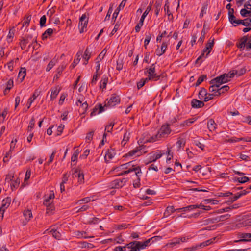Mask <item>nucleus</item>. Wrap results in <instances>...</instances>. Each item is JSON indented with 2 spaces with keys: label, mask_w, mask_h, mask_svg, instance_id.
Segmentation results:
<instances>
[{
  "label": "nucleus",
  "mask_w": 251,
  "mask_h": 251,
  "mask_svg": "<svg viewBox=\"0 0 251 251\" xmlns=\"http://www.w3.org/2000/svg\"><path fill=\"white\" fill-rule=\"evenodd\" d=\"M167 46H168V45H167V43L163 42V43L161 46V48L159 49V48H158L156 50V55L158 56H161V55L164 54L167 48Z\"/></svg>",
  "instance_id": "16"
},
{
  "label": "nucleus",
  "mask_w": 251,
  "mask_h": 251,
  "mask_svg": "<svg viewBox=\"0 0 251 251\" xmlns=\"http://www.w3.org/2000/svg\"><path fill=\"white\" fill-rule=\"evenodd\" d=\"M81 54H79L78 53H77L76 56L74 59V62L72 63V64L71 65V67L72 68H75L76 65L79 62L80 59H81Z\"/></svg>",
  "instance_id": "41"
},
{
  "label": "nucleus",
  "mask_w": 251,
  "mask_h": 251,
  "mask_svg": "<svg viewBox=\"0 0 251 251\" xmlns=\"http://www.w3.org/2000/svg\"><path fill=\"white\" fill-rule=\"evenodd\" d=\"M15 34V31L13 29H11L9 30L8 34L7 37V41L8 43L12 42V39L14 37Z\"/></svg>",
  "instance_id": "45"
},
{
  "label": "nucleus",
  "mask_w": 251,
  "mask_h": 251,
  "mask_svg": "<svg viewBox=\"0 0 251 251\" xmlns=\"http://www.w3.org/2000/svg\"><path fill=\"white\" fill-rule=\"evenodd\" d=\"M179 243V240H178L177 238H173L171 241L168 244H167V246H169L171 247H174V246L178 244Z\"/></svg>",
  "instance_id": "50"
},
{
  "label": "nucleus",
  "mask_w": 251,
  "mask_h": 251,
  "mask_svg": "<svg viewBox=\"0 0 251 251\" xmlns=\"http://www.w3.org/2000/svg\"><path fill=\"white\" fill-rule=\"evenodd\" d=\"M193 210H194V206H193V205H189L186 207L178 208V209H176V211H178V212H180L182 211H184V212H185L187 211H192Z\"/></svg>",
  "instance_id": "39"
},
{
  "label": "nucleus",
  "mask_w": 251,
  "mask_h": 251,
  "mask_svg": "<svg viewBox=\"0 0 251 251\" xmlns=\"http://www.w3.org/2000/svg\"><path fill=\"white\" fill-rule=\"evenodd\" d=\"M230 215L228 214H226L225 215H221L218 217H217L214 219V221L219 222V221H223L226 219L229 218Z\"/></svg>",
  "instance_id": "52"
},
{
  "label": "nucleus",
  "mask_w": 251,
  "mask_h": 251,
  "mask_svg": "<svg viewBox=\"0 0 251 251\" xmlns=\"http://www.w3.org/2000/svg\"><path fill=\"white\" fill-rule=\"evenodd\" d=\"M207 95V91L205 89L202 88L199 93V98L201 100L205 99V96Z\"/></svg>",
  "instance_id": "37"
},
{
  "label": "nucleus",
  "mask_w": 251,
  "mask_h": 251,
  "mask_svg": "<svg viewBox=\"0 0 251 251\" xmlns=\"http://www.w3.org/2000/svg\"><path fill=\"white\" fill-rule=\"evenodd\" d=\"M88 18L85 14H83L80 18L79 27L80 29V33H82L84 31V29L86 27L88 24Z\"/></svg>",
  "instance_id": "9"
},
{
  "label": "nucleus",
  "mask_w": 251,
  "mask_h": 251,
  "mask_svg": "<svg viewBox=\"0 0 251 251\" xmlns=\"http://www.w3.org/2000/svg\"><path fill=\"white\" fill-rule=\"evenodd\" d=\"M91 52L88 50V49H86V50L85 51V52L83 55V58L86 61L88 62V60L91 57Z\"/></svg>",
  "instance_id": "53"
},
{
  "label": "nucleus",
  "mask_w": 251,
  "mask_h": 251,
  "mask_svg": "<svg viewBox=\"0 0 251 251\" xmlns=\"http://www.w3.org/2000/svg\"><path fill=\"white\" fill-rule=\"evenodd\" d=\"M25 75H26L25 68H21L19 73V74H18V78L20 80L21 82L23 81Z\"/></svg>",
  "instance_id": "32"
},
{
  "label": "nucleus",
  "mask_w": 251,
  "mask_h": 251,
  "mask_svg": "<svg viewBox=\"0 0 251 251\" xmlns=\"http://www.w3.org/2000/svg\"><path fill=\"white\" fill-rule=\"evenodd\" d=\"M11 201V200L10 197H7L5 199H4L2 201V204L0 208L6 210L9 206Z\"/></svg>",
  "instance_id": "20"
},
{
  "label": "nucleus",
  "mask_w": 251,
  "mask_h": 251,
  "mask_svg": "<svg viewBox=\"0 0 251 251\" xmlns=\"http://www.w3.org/2000/svg\"><path fill=\"white\" fill-rule=\"evenodd\" d=\"M152 238L149 239L145 241L142 242L140 241H134L130 243V245H134L136 244L139 248V251L145 249L147 247L149 246L151 243V241Z\"/></svg>",
  "instance_id": "10"
},
{
  "label": "nucleus",
  "mask_w": 251,
  "mask_h": 251,
  "mask_svg": "<svg viewBox=\"0 0 251 251\" xmlns=\"http://www.w3.org/2000/svg\"><path fill=\"white\" fill-rule=\"evenodd\" d=\"M104 107L102 106L101 104H99V105H96L95 107L93 109L92 111L91 112L90 115L91 117L96 116L97 114H99L102 112L104 111Z\"/></svg>",
  "instance_id": "13"
},
{
  "label": "nucleus",
  "mask_w": 251,
  "mask_h": 251,
  "mask_svg": "<svg viewBox=\"0 0 251 251\" xmlns=\"http://www.w3.org/2000/svg\"><path fill=\"white\" fill-rule=\"evenodd\" d=\"M31 16H28L24 21L23 23V26H27L31 21Z\"/></svg>",
  "instance_id": "63"
},
{
  "label": "nucleus",
  "mask_w": 251,
  "mask_h": 251,
  "mask_svg": "<svg viewBox=\"0 0 251 251\" xmlns=\"http://www.w3.org/2000/svg\"><path fill=\"white\" fill-rule=\"evenodd\" d=\"M86 232L84 231H77L75 235L79 238H88L89 237L86 236ZM92 237H93V236Z\"/></svg>",
  "instance_id": "54"
},
{
  "label": "nucleus",
  "mask_w": 251,
  "mask_h": 251,
  "mask_svg": "<svg viewBox=\"0 0 251 251\" xmlns=\"http://www.w3.org/2000/svg\"><path fill=\"white\" fill-rule=\"evenodd\" d=\"M20 180L19 178H17L15 180H13L10 184L11 188L12 190L16 189L19 185Z\"/></svg>",
  "instance_id": "36"
},
{
  "label": "nucleus",
  "mask_w": 251,
  "mask_h": 251,
  "mask_svg": "<svg viewBox=\"0 0 251 251\" xmlns=\"http://www.w3.org/2000/svg\"><path fill=\"white\" fill-rule=\"evenodd\" d=\"M115 154H116L115 151L113 149H109L107 151V152L105 155V157H104L105 160L107 162L109 161L110 160L112 159L114 157Z\"/></svg>",
  "instance_id": "15"
},
{
  "label": "nucleus",
  "mask_w": 251,
  "mask_h": 251,
  "mask_svg": "<svg viewBox=\"0 0 251 251\" xmlns=\"http://www.w3.org/2000/svg\"><path fill=\"white\" fill-rule=\"evenodd\" d=\"M185 144V141L183 138L178 139L176 142V146L178 148V150H179L181 148H183Z\"/></svg>",
  "instance_id": "42"
},
{
  "label": "nucleus",
  "mask_w": 251,
  "mask_h": 251,
  "mask_svg": "<svg viewBox=\"0 0 251 251\" xmlns=\"http://www.w3.org/2000/svg\"><path fill=\"white\" fill-rule=\"evenodd\" d=\"M127 247L130 249V251H140L136 244H134V245H130V243L127 244Z\"/></svg>",
  "instance_id": "55"
},
{
  "label": "nucleus",
  "mask_w": 251,
  "mask_h": 251,
  "mask_svg": "<svg viewBox=\"0 0 251 251\" xmlns=\"http://www.w3.org/2000/svg\"><path fill=\"white\" fill-rule=\"evenodd\" d=\"M132 131L130 130H127L124 135L123 139L121 142L122 146H124L130 138V133Z\"/></svg>",
  "instance_id": "27"
},
{
  "label": "nucleus",
  "mask_w": 251,
  "mask_h": 251,
  "mask_svg": "<svg viewBox=\"0 0 251 251\" xmlns=\"http://www.w3.org/2000/svg\"><path fill=\"white\" fill-rule=\"evenodd\" d=\"M196 121L195 118H191L185 120L181 124V126H189Z\"/></svg>",
  "instance_id": "35"
},
{
  "label": "nucleus",
  "mask_w": 251,
  "mask_h": 251,
  "mask_svg": "<svg viewBox=\"0 0 251 251\" xmlns=\"http://www.w3.org/2000/svg\"><path fill=\"white\" fill-rule=\"evenodd\" d=\"M251 225V216L249 215H244L242 217L240 222L237 224L238 228L245 227Z\"/></svg>",
  "instance_id": "4"
},
{
  "label": "nucleus",
  "mask_w": 251,
  "mask_h": 251,
  "mask_svg": "<svg viewBox=\"0 0 251 251\" xmlns=\"http://www.w3.org/2000/svg\"><path fill=\"white\" fill-rule=\"evenodd\" d=\"M229 22L234 26H236L238 25L239 21L240 20L236 19L235 16L234 15H229Z\"/></svg>",
  "instance_id": "33"
},
{
  "label": "nucleus",
  "mask_w": 251,
  "mask_h": 251,
  "mask_svg": "<svg viewBox=\"0 0 251 251\" xmlns=\"http://www.w3.org/2000/svg\"><path fill=\"white\" fill-rule=\"evenodd\" d=\"M132 172H135V174L137 177V180L139 182L140 180V177L141 176L142 173L140 167L139 166L136 167L133 166L132 168H130L128 170L123 172L121 174H127Z\"/></svg>",
  "instance_id": "8"
},
{
  "label": "nucleus",
  "mask_w": 251,
  "mask_h": 251,
  "mask_svg": "<svg viewBox=\"0 0 251 251\" xmlns=\"http://www.w3.org/2000/svg\"><path fill=\"white\" fill-rule=\"evenodd\" d=\"M94 135V131L89 132L86 135V141L87 142H90L93 139V136Z\"/></svg>",
  "instance_id": "64"
},
{
  "label": "nucleus",
  "mask_w": 251,
  "mask_h": 251,
  "mask_svg": "<svg viewBox=\"0 0 251 251\" xmlns=\"http://www.w3.org/2000/svg\"><path fill=\"white\" fill-rule=\"evenodd\" d=\"M241 238L239 241H251V233H242L240 234Z\"/></svg>",
  "instance_id": "24"
},
{
  "label": "nucleus",
  "mask_w": 251,
  "mask_h": 251,
  "mask_svg": "<svg viewBox=\"0 0 251 251\" xmlns=\"http://www.w3.org/2000/svg\"><path fill=\"white\" fill-rule=\"evenodd\" d=\"M148 77L146 78L149 80H157L159 78V76L155 73V65L152 64L150 68L147 71Z\"/></svg>",
  "instance_id": "3"
},
{
  "label": "nucleus",
  "mask_w": 251,
  "mask_h": 251,
  "mask_svg": "<svg viewBox=\"0 0 251 251\" xmlns=\"http://www.w3.org/2000/svg\"><path fill=\"white\" fill-rule=\"evenodd\" d=\"M171 132V130L168 124L163 125L162 126L157 134L154 136L150 137L147 141L150 142H154L160 140L162 138L167 137Z\"/></svg>",
  "instance_id": "1"
},
{
  "label": "nucleus",
  "mask_w": 251,
  "mask_h": 251,
  "mask_svg": "<svg viewBox=\"0 0 251 251\" xmlns=\"http://www.w3.org/2000/svg\"><path fill=\"white\" fill-rule=\"evenodd\" d=\"M248 41V37L246 36H243L242 38H241L239 41V44L237 45L238 47L240 49H242L244 48L245 47H246L247 43Z\"/></svg>",
  "instance_id": "18"
},
{
  "label": "nucleus",
  "mask_w": 251,
  "mask_h": 251,
  "mask_svg": "<svg viewBox=\"0 0 251 251\" xmlns=\"http://www.w3.org/2000/svg\"><path fill=\"white\" fill-rule=\"evenodd\" d=\"M120 102V98L115 94L112 95L109 100H107V103L106 106L113 107Z\"/></svg>",
  "instance_id": "5"
},
{
  "label": "nucleus",
  "mask_w": 251,
  "mask_h": 251,
  "mask_svg": "<svg viewBox=\"0 0 251 251\" xmlns=\"http://www.w3.org/2000/svg\"><path fill=\"white\" fill-rule=\"evenodd\" d=\"M229 89V87L227 85H225L221 87H219V91L218 94H215V96H218L221 94L224 93L225 92L227 91Z\"/></svg>",
  "instance_id": "34"
},
{
  "label": "nucleus",
  "mask_w": 251,
  "mask_h": 251,
  "mask_svg": "<svg viewBox=\"0 0 251 251\" xmlns=\"http://www.w3.org/2000/svg\"><path fill=\"white\" fill-rule=\"evenodd\" d=\"M114 125L115 122L114 121H111L109 124L105 126V130L107 132L111 133Z\"/></svg>",
  "instance_id": "46"
},
{
  "label": "nucleus",
  "mask_w": 251,
  "mask_h": 251,
  "mask_svg": "<svg viewBox=\"0 0 251 251\" xmlns=\"http://www.w3.org/2000/svg\"><path fill=\"white\" fill-rule=\"evenodd\" d=\"M142 154L141 150L138 148L135 149L126 154V156H139Z\"/></svg>",
  "instance_id": "21"
},
{
  "label": "nucleus",
  "mask_w": 251,
  "mask_h": 251,
  "mask_svg": "<svg viewBox=\"0 0 251 251\" xmlns=\"http://www.w3.org/2000/svg\"><path fill=\"white\" fill-rule=\"evenodd\" d=\"M151 6H150V5L148 6L147 7V8H146V10L144 12L143 14L142 15V16L141 17L139 23H138L137 24V25L135 27L136 32H138L140 31L141 27L142 26V25H143V22H144V19H145V17L147 16V15L149 14V12L151 10Z\"/></svg>",
  "instance_id": "6"
},
{
  "label": "nucleus",
  "mask_w": 251,
  "mask_h": 251,
  "mask_svg": "<svg viewBox=\"0 0 251 251\" xmlns=\"http://www.w3.org/2000/svg\"><path fill=\"white\" fill-rule=\"evenodd\" d=\"M17 142V140L16 139H15V140H13L11 143H10V150L9 151L6 153V156L4 158V161H5V158L6 157H8L10 154V152L12 151L14 149L15 147V145H16V143Z\"/></svg>",
  "instance_id": "31"
},
{
  "label": "nucleus",
  "mask_w": 251,
  "mask_h": 251,
  "mask_svg": "<svg viewBox=\"0 0 251 251\" xmlns=\"http://www.w3.org/2000/svg\"><path fill=\"white\" fill-rule=\"evenodd\" d=\"M251 13V12L249 11L248 9H244V8L240 10V14L242 16H243L244 17H246L249 16L250 13Z\"/></svg>",
  "instance_id": "59"
},
{
  "label": "nucleus",
  "mask_w": 251,
  "mask_h": 251,
  "mask_svg": "<svg viewBox=\"0 0 251 251\" xmlns=\"http://www.w3.org/2000/svg\"><path fill=\"white\" fill-rule=\"evenodd\" d=\"M53 32V29L52 28H48L43 34V38H47L49 36H50Z\"/></svg>",
  "instance_id": "51"
},
{
  "label": "nucleus",
  "mask_w": 251,
  "mask_h": 251,
  "mask_svg": "<svg viewBox=\"0 0 251 251\" xmlns=\"http://www.w3.org/2000/svg\"><path fill=\"white\" fill-rule=\"evenodd\" d=\"M72 176L73 177H77L78 178V182L79 183H82L84 182V174L81 170L76 169L75 172L73 173Z\"/></svg>",
  "instance_id": "11"
},
{
  "label": "nucleus",
  "mask_w": 251,
  "mask_h": 251,
  "mask_svg": "<svg viewBox=\"0 0 251 251\" xmlns=\"http://www.w3.org/2000/svg\"><path fill=\"white\" fill-rule=\"evenodd\" d=\"M173 206H168L167 207L165 212L164 215L166 217H167L173 213L175 211H176Z\"/></svg>",
  "instance_id": "43"
},
{
  "label": "nucleus",
  "mask_w": 251,
  "mask_h": 251,
  "mask_svg": "<svg viewBox=\"0 0 251 251\" xmlns=\"http://www.w3.org/2000/svg\"><path fill=\"white\" fill-rule=\"evenodd\" d=\"M23 215L25 218V222L24 225H25L30 219L32 217V214L31 210L27 209L25 210L23 212Z\"/></svg>",
  "instance_id": "19"
},
{
  "label": "nucleus",
  "mask_w": 251,
  "mask_h": 251,
  "mask_svg": "<svg viewBox=\"0 0 251 251\" xmlns=\"http://www.w3.org/2000/svg\"><path fill=\"white\" fill-rule=\"evenodd\" d=\"M46 208V213L48 215H51L53 213V211L54 210V206L51 204H49V205H45Z\"/></svg>",
  "instance_id": "47"
},
{
  "label": "nucleus",
  "mask_w": 251,
  "mask_h": 251,
  "mask_svg": "<svg viewBox=\"0 0 251 251\" xmlns=\"http://www.w3.org/2000/svg\"><path fill=\"white\" fill-rule=\"evenodd\" d=\"M79 103L80 104H81V108L83 110L82 113H84L86 111V110H87V109L88 108V104H87V102L86 101H83V100H81L80 99H79L77 100V101L76 102V104L78 106Z\"/></svg>",
  "instance_id": "23"
},
{
  "label": "nucleus",
  "mask_w": 251,
  "mask_h": 251,
  "mask_svg": "<svg viewBox=\"0 0 251 251\" xmlns=\"http://www.w3.org/2000/svg\"><path fill=\"white\" fill-rule=\"evenodd\" d=\"M219 87L216 85H213L209 87V91L211 92H215V94H218L219 91Z\"/></svg>",
  "instance_id": "60"
},
{
  "label": "nucleus",
  "mask_w": 251,
  "mask_h": 251,
  "mask_svg": "<svg viewBox=\"0 0 251 251\" xmlns=\"http://www.w3.org/2000/svg\"><path fill=\"white\" fill-rule=\"evenodd\" d=\"M238 22V25L241 24L245 26H251V19L247 18L244 20H240Z\"/></svg>",
  "instance_id": "28"
},
{
  "label": "nucleus",
  "mask_w": 251,
  "mask_h": 251,
  "mask_svg": "<svg viewBox=\"0 0 251 251\" xmlns=\"http://www.w3.org/2000/svg\"><path fill=\"white\" fill-rule=\"evenodd\" d=\"M217 237L212 238L209 240H206L202 243L198 244V248H203L205 246H208L216 241Z\"/></svg>",
  "instance_id": "14"
},
{
  "label": "nucleus",
  "mask_w": 251,
  "mask_h": 251,
  "mask_svg": "<svg viewBox=\"0 0 251 251\" xmlns=\"http://www.w3.org/2000/svg\"><path fill=\"white\" fill-rule=\"evenodd\" d=\"M216 124L213 119H210L207 122V127L210 131H213L216 129Z\"/></svg>",
  "instance_id": "26"
},
{
  "label": "nucleus",
  "mask_w": 251,
  "mask_h": 251,
  "mask_svg": "<svg viewBox=\"0 0 251 251\" xmlns=\"http://www.w3.org/2000/svg\"><path fill=\"white\" fill-rule=\"evenodd\" d=\"M126 178L117 179L112 181L110 183V186L112 188H120L122 187L126 182Z\"/></svg>",
  "instance_id": "7"
},
{
  "label": "nucleus",
  "mask_w": 251,
  "mask_h": 251,
  "mask_svg": "<svg viewBox=\"0 0 251 251\" xmlns=\"http://www.w3.org/2000/svg\"><path fill=\"white\" fill-rule=\"evenodd\" d=\"M14 178V174L12 173H10L6 176L5 178V181L8 182H9L10 181L12 182Z\"/></svg>",
  "instance_id": "62"
},
{
  "label": "nucleus",
  "mask_w": 251,
  "mask_h": 251,
  "mask_svg": "<svg viewBox=\"0 0 251 251\" xmlns=\"http://www.w3.org/2000/svg\"><path fill=\"white\" fill-rule=\"evenodd\" d=\"M214 40H215V39L214 38H212V37H210L208 43L206 45L205 48L203 50L202 53L201 54V55L200 56H199L197 58L196 62H198L199 59H200L203 56H204V54L205 52H206V56H207V55L211 52V50L214 46Z\"/></svg>",
  "instance_id": "2"
},
{
  "label": "nucleus",
  "mask_w": 251,
  "mask_h": 251,
  "mask_svg": "<svg viewBox=\"0 0 251 251\" xmlns=\"http://www.w3.org/2000/svg\"><path fill=\"white\" fill-rule=\"evenodd\" d=\"M60 91V88L58 87H55L51 89V93L50 95V99L51 100H54Z\"/></svg>",
  "instance_id": "25"
},
{
  "label": "nucleus",
  "mask_w": 251,
  "mask_h": 251,
  "mask_svg": "<svg viewBox=\"0 0 251 251\" xmlns=\"http://www.w3.org/2000/svg\"><path fill=\"white\" fill-rule=\"evenodd\" d=\"M107 52V50L104 49L102 50V51L100 53L97 58L96 59V61H98L100 62L104 57L106 53Z\"/></svg>",
  "instance_id": "49"
},
{
  "label": "nucleus",
  "mask_w": 251,
  "mask_h": 251,
  "mask_svg": "<svg viewBox=\"0 0 251 251\" xmlns=\"http://www.w3.org/2000/svg\"><path fill=\"white\" fill-rule=\"evenodd\" d=\"M220 76H221V79H222L223 83H226L230 80V79L229 78L228 75H226V74L222 75Z\"/></svg>",
  "instance_id": "61"
},
{
  "label": "nucleus",
  "mask_w": 251,
  "mask_h": 251,
  "mask_svg": "<svg viewBox=\"0 0 251 251\" xmlns=\"http://www.w3.org/2000/svg\"><path fill=\"white\" fill-rule=\"evenodd\" d=\"M93 201V200H92L91 198L90 197H85L84 198H83V199L78 201L77 202H76V203H78L80 204H82L83 203L86 204V203H88L89 202H90L91 201Z\"/></svg>",
  "instance_id": "44"
},
{
  "label": "nucleus",
  "mask_w": 251,
  "mask_h": 251,
  "mask_svg": "<svg viewBox=\"0 0 251 251\" xmlns=\"http://www.w3.org/2000/svg\"><path fill=\"white\" fill-rule=\"evenodd\" d=\"M39 95L37 91H35L33 94L31 96L30 98L28 100L27 102V109H29L31 105L32 102L34 101V100L36 99V98Z\"/></svg>",
  "instance_id": "22"
},
{
  "label": "nucleus",
  "mask_w": 251,
  "mask_h": 251,
  "mask_svg": "<svg viewBox=\"0 0 251 251\" xmlns=\"http://www.w3.org/2000/svg\"><path fill=\"white\" fill-rule=\"evenodd\" d=\"M191 105L193 108H198L203 107L204 104L202 101L193 99L191 101Z\"/></svg>",
  "instance_id": "17"
},
{
  "label": "nucleus",
  "mask_w": 251,
  "mask_h": 251,
  "mask_svg": "<svg viewBox=\"0 0 251 251\" xmlns=\"http://www.w3.org/2000/svg\"><path fill=\"white\" fill-rule=\"evenodd\" d=\"M147 81H148V80L147 78L140 80V81L137 83V88L139 89L142 88Z\"/></svg>",
  "instance_id": "56"
},
{
  "label": "nucleus",
  "mask_w": 251,
  "mask_h": 251,
  "mask_svg": "<svg viewBox=\"0 0 251 251\" xmlns=\"http://www.w3.org/2000/svg\"><path fill=\"white\" fill-rule=\"evenodd\" d=\"M194 209L196 208H201L204 209L205 210H209L211 209V208L209 206H204L202 204H193Z\"/></svg>",
  "instance_id": "48"
},
{
  "label": "nucleus",
  "mask_w": 251,
  "mask_h": 251,
  "mask_svg": "<svg viewBox=\"0 0 251 251\" xmlns=\"http://www.w3.org/2000/svg\"><path fill=\"white\" fill-rule=\"evenodd\" d=\"M54 198V193L53 191H50L49 195L44 201L43 204L44 205H49V204H51L53 201V200Z\"/></svg>",
  "instance_id": "12"
},
{
  "label": "nucleus",
  "mask_w": 251,
  "mask_h": 251,
  "mask_svg": "<svg viewBox=\"0 0 251 251\" xmlns=\"http://www.w3.org/2000/svg\"><path fill=\"white\" fill-rule=\"evenodd\" d=\"M57 60L55 59H52L48 64L46 70L47 72L50 71L56 64Z\"/></svg>",
  "instance_id": "38"
},
{
  "label": "nucleus",
  "mask_w": 251,
  "mask_h": 251,
  "mask_svg": "<svg viewBox=\"0 0 251 251\" xmlns=\"http://www.w3.org/2000/svg\"><path fill=\"white\" fill-rule=\"evenodd\" d=\"M108 77L106 76H103L100 81V88L104 89L106 88L108 82Z\"/></svg>",
  "instance_id": "40"
},
{
  "label": "nucleus",
  "mask_w": 251,
  "mask_h": 251,
  "mask_svg": "<svg viewBox=\"0 0 251 251\" xmlns=\"http://www.w3.org/2000/svg\"><path fill=\"white\" fill-rule=\"evenodd\" d=\"M51 234L52 235V236L55 238V239H59L61 236V234L59 232L57 231L56 230H51L50 231Z\"/></svg>",
  "instance_id": "57"
},
{
  "label": "nucleus",
  "mask_w": 251,
  "mask_h": 251,
  "mask_svg": "<svg viewBox=\"0 0 251 251\" xmlns=\"http://www.w3.org/2000/svg\"><path fill=\"white\" fill-rule=\"evenodd\" d=\"M210 84L213 85H216L217 86L220 87V85L223 84L222 79L221 78V76H218L211 80L210 82Z\"/></svg>",
  "instance_id": "29"
},
{
  "label": "nucleus",
  "mask_w": 251,
  "mask_h": 251,
  "mask_svg": "<svg viewBox=\"0 0 251 251\" xmlns=\"http://www.w3.org/2000/svg\"><path fill=\"white\" fill-rule=\"evenodd\" d=\"M28 43V38L27 39H23L20 43V46L22 50L25 49L26 46Z\"/></svg>",
  "instance_id": "58"
},
{
  "label": "nucleus",
  "mask_w": 251,
  "mask_h": 251,
  "mask_svg": "<svg viewBox=\"0 0 251 251\" xmlns=\"http://www.w3.org/2000/svg\"><path fill=\"white\" fill-rule=\"evenodd\" d=\"M163 153H155L151 154V155L150 156V162H151L155 161L157 159L160 158L163 155Z\"/></svg>",
  "instance_id": "30"
}]
</instances>
